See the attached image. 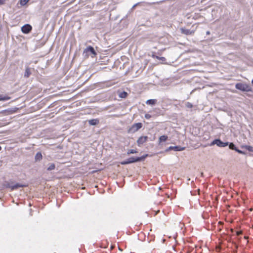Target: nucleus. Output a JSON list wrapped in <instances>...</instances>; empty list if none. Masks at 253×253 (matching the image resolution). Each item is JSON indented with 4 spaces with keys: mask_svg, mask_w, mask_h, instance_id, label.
<instances>
[{
    "mask_svg": "<svg viewBox=\"0 0 253 253\" xmlns=\"http://www.w3.org/2000/svg\"><path fill=\"white\" fill-rule=\"evenodd\" d=\"M147 155L142 156L141 157H130L128 158L125 161H122L120 162V164L122 165H126L131 163L141 162L143 161Z\"/></svg>",
    "mask_w": 253,
    "mask_h": 253,
    "instance_id": "f257e3e1",
    "label": "nucleus"
},
{
    "mask_svg": "<svg viewBox=\"0 0 253 253\" xmlns=\"http://www.w3.org/2000/svg\"><path fill=\"white\" fill-rule=\"evenodd\" d=\"M236 89L246 92L252 91L251 86L248 84L243 83H237L235 85Z\"/></svg>",
    "mask_w": 253,
    "mask_h": 253,
    "instance_id": "f03ea898",
    "label": "nucleus"
},
{
    "mask_svg": "<svg viewBox=\"0 0 253 253\" xmlns=\"http://www.w3.org/2000/svg\"><path fill=\"white\" fill-rule=\"evenodd\" d=\"M97 53L94 48L91 46H87L85 49H84L83 52V55H84V56L85 57H88L89 55H91V57H93Z\"/></svg>",
    "mask_w": 253,
    "mask_h": 253,
    "instance_id": "7ed1b4c3",
    "label": "nucleus"
},
{
    "mask_svg": "<svg viewBox=\"0 0 253 253\" xmlns=\"http://www.w3.org/2000/svg\"><path fill=\"white\" fill-rule=\"evenodd\" d=\"M142 127V124L141 123H138L134 124L128 130V132L130 133H133L137 131H138L139 129H140Z\"/></svg>",
    "mask_w": 253,
    "mask_h": 253,
    "instance_id": "20e7f679",
    "label": "nucleus"
},
{
    "mask_svg": "<svg viewBox=\"0 0 253 253\" xmlns=\"http://www.w3.org/2000/svg\"><path fill=\"white\" fill-rule=\"evenodd\" d=\"M216 144L217 146L220 147H224L228 146V142H223L219 139H214L211 144V146Z\"/></svg>",
    "mask_w": 253,
    "mask_h": 253,
    "instance_id": "39448f33",
    "label": "nucleus"
},
{
    "mask_svg": "<svg viewBox=\"0 0 253 253\" xmlns=\"http://www.w3.org/2000/svg\"><path fill=\"white\" fill-rule=\"evenodd\" d=\"M32 29V26L28 24H25L21 27V31L24 34L29 33L31 31Z\"/></svg>",
    "mask_w": 253,
    "mask_h": 253,
    "instance_id": "423d86ee",
    "label": "nucleus"
},
{
    "mask_svg": "<svg viewBox=\"0 0 253 253\" xmlns=\"http://www.w3.org/2000/svg\"><path fill=\"white\" fill-rule=\"evenodd\" d=\"M185 147H181L180 146H169L166 149V151H169L170 150H174V151H181L185 150Z\"/></svg>",
    "mask_w": 253,
    "mask_h": 253,
    "instance_id": "0eeeda50",
    "label": "nucleus"
},
{
    "mask_svg": "<svg viewBox=\"0 0 253 253\" xmlns=\"http://www.w3.org/2000/svg\"><path fill=\"white\" fill-rule=\"evenodd\" d=\"M148 137L147 136H142L137 140V144L138 146H141L142 144L147 141Z\"/></svg>",
    "mask_w": 253,
    "mask_h": 253,
    "instance_id": "6e6552de",
    "label": "nucleus"
},
{
    "mask_svg": "<svg viewBox=\"0 0 253 253\" xmlns=\"http://www.w3.org/2000/svg\"><path fill=\"white\" fill-rule=\"evenodd\" d=\"M180 31L182 34H185L186 35H193L195 32L194 30L191 31L184 28H181Z\"/></svg>",
    "mask_w": 253,
    "mask_h": 253,
    "instance_id": "1a4fd4ad",
    "label": "nucleus"
},
{
    "mask_svg": "<svg viewBox=\"0 0 253 253\" xmlns=\"http://www.w3.org/2000/svg\"><path fill=\"white\" fill-rule=\"evenodd\" d=\"M26 186V185H24L20 183H16L15 184L9 185V187L11 188V189L12 190L17 189L18 188L20 187H24Z\"/></svg>",
    "mask_w": 253,
    "mask_h": 253,
    "instance_id": "9d476101",
    "label": "nucleus"
},
{
    "mask_svg": "<svg viewBox=\"0 0 253 253\" xmlns=\"http://www.w3.org/2000/svg\"><path fill=\"white\" fill-rule=\"evenodd\" d=\"M14 112V111L12 109H8L1 111L0 113L3 114L4 115H9L13 114Z\"/></svg>",
    "mask_w": 253,
    "mask_h": 253,
    "instance_id": "9b49d317",
    "label": "nucleus"
},
{
    "mask_svg": "<svg viewBox=\"0 0 253 253\" xmlns=\"http://www.w3.org/2000/svg\"><path fill=\"white\" fill-rule=\"evenodd\" d=\"M88 124L90 126H95L99 124V120L98 119H93L88 121Z\"/></svg>",
    "mask_w": 253,
    "mask_h": 253,
    "instance_id": "f8f14e48",
    "label": "nucleus"
},
{
    "mask_svg": "<svg viewBox=\"0 0 253 253\" xmlns=\"http://www.w3.org/2000/svg\"><path fill=\"white\" fill-rule=\"evenodd\" d=\"M31 72L30 68L29 67H26L25 69V71L24 73V77L26 78H29L30 77V76L31 75Z\"/></svg>",
    "mask_w": 253,
    "mask_h": 253,
    "instance_id": "ddd939ff",
    "label": "nucleus"
},
{
    "mask_svg": "<svg viewBox=\"0 0 253 253\" xmlns=\"http://www.w3.org/2000/svg\"><path fill=\"white\" fill-rule=\"evenodd\" d=\"M42 158V156L41 152H38L35 156V160L36 162L40 161Z\"/></svg>",
    "mask_w": 253,
    "mask_h": 253,
    "instance_id": "4468645a",
    "label": "nucleus"
},
{
    "mask_svg": "<svg viewBox=\"0 0 253 253\" xmlns=\"http://www.w3.org/2000/svg\"><path fill=\"white\" fill-rule=\"evenodd\" d=\"M157 102L156 99H149L147 100L146 104L148 105H155Z\"/></svg>",
    "mask_w": 253,
    "mask_h": 253,
    "instance_id": "2eb2a0df",
    "label": "nucleus"
},
{
    "mask_svg": "<svg viewBox=\"0 0 253 253\" xmlns=\"http://www.w3.org/2000/svg\"><path fill=\"white\" fill-rule=\"evenodd\" d=\"M10 99V97L7 96H3L0 94V101H6Z\"/></svg>",
    "mask_w": 253,
    "mask_h": 253,
    "instance_id": "dca6fc26",
    "label": "nucleus"
},
{
    "mask_svg": "<svg viewBox=\"0 0 253 253\" xmlns=\"http://www.w3.org/2000/svg\"><path fill=\"white\" fill-rule=\"evenodd\" d=\"M168 136L167 135H162L159 137V142H165L168 139Z\"/></svg>",
    "mask_w": 253,
    "mask_h": 253,
    "instance_id": "f3484780",
    "label": "nucleus"
},
{
    "mask_svg": "<svg viewBox=\"0 0 253 253\" xmlns=\"http://www.w3.org/2000/svg\"><path fill=\"white\" fill-rule=\"evenodd\" d=\"M152 56L153 58H157L158 59L161 60L163 62L165 61L166 60L165 57H159L157 55H155V54H153Z\"/></svg>",
    "mask_w": 253,
    "mask_h": 253,
    "instance_id": "a211bd4d",
    "label": "nucleus"
},
{
    "mask_svg": "<svg viewBox=\"0 0 253 253\" xmlns=\"http://www.w3.org/2000/svg\"><path fill=\"white\" fill-rule=\"evenodd\" d=\"M229 148L231 150H234L236 151V150L237 149V148L236 147V146L234 145L233 143H228Z\"/></svg>",
    "mask_w": 253,
    "mask_h": 253,
    "instance_id": "6ab92c4d",
    "label": "nucleus"
},
{
    "mask_svg": "<svg viewBox=\"0 0 253 253\" xmlns=\"http://www.w3.org/2000/svg\"><path fill=\"white\" fill-rule=\"evenodd\" d=\"M55 168V165L53 163H51L49 164V167L47 168V170L48 171H50L53 170Z\"/></svg>",
    "mask_w": 253,
    "mask_h": 253,
    "instance_id": "aec40b11",
    "label": "nucleus"
},
{
    "mask_svg": "<svg viewBox=\"0 0 253 253\" xmlns=\"http://www.w3.org/2000/svg\"><path fill=\"white\" fill-rule=\"evenodd\" d=\"M127 95V93L126 92L124 91L123 92H121L119 94V97L121 98H126Z\"/></svg>",
    "mask_w": 253,
    "mask_h": 253,
    "instance_id": "412c9836",
    "label": "nucleus"
},
{
    "mask_svg": "<svg viewBox=\"0 0 253 253\" xmlns=\"http://www.w3.org/2000/svg\"><path fill=\"white\" fill-rule=\"evenodd\" d=\"M30 0H20L19 2L21 6L26 5Z\"/></svg>",
    "mask_w": 253,
    "mask_h": 253,
    "instance_id": "4be33fe9",
    "label": "nucleus"
},
{
    "mask_svg": "<svg viewBox=\"0 0 253 253\" xmlns=\"http://www.w3.org/2000/svg\"><path fill=\"white\" fill-rule=\"evenodd\" d=\"M245 148L250 152H253V147L251 146L246 145Z\"/></svg>",
    "mask_w": 253,
    "mask_h": 253,
    "instance_id": "5701e85b",
    "label": "nucleus"
},
{
    "mask_svg": "<svg viewBox=\"0 0 253 253\" xmlns=\"http://www.w3.org/2000/svg\"><path fill=\"white\" fill-rule=\"evenodd\" d=\"M136 153H137V151L136 150L133 149H130L127 151V154L129 155L130 154H134Z\"/></svg>",
    "mask_w": 253,
    "mask_h": 253,
    "instance_id": "b1692460",
    "label": "nucleus"
},
{
    "mask_svg": "<svg viewBox=\"0 0 253 253\" xmlns=\"http://www.w3.org/2000/svg\"><path fill=\"white\" fill-rule=\"evenodd\" d=\"M185 106L188 108H191L193 107V104L190 102H187L185 103Z\"/></svg>",
    "mask_w": 253,
    "mask_h": 253,
    "instance_id": "393cba45",
    "label": "nucleus"
},
{
    "mask_svg": "<svg viewBox=\"0 0 253 253\" xmlns=\"http://www.w3.org/2000/svg\"><path fill=\"white\" fill-rule=\"evenodd\" d=\"M236 151L238 153H239V154H245V153L239 149H238V148L236 150Z\"/></svg>",
    "mask_w": 253,
    "mask_h": 253,
    "instance_id": "a878e982",
    "label": "nucleus"
},
{
    "mask_svg": "<svg viewBox=\"0 0 253 253\" xmlns=\"http://www.w3.org/2000/svg\"><path fill=\"white\" fill-rule=\"evenodd\" d=\"M145 118L149 119L151 117V116L150 114H146L145 115Z\"/></svg>",
    "mask_w": 253,
    "mask_h": 253,
    "instance_id": "bb28decb",
    "label": "nucleus"
},
{
    "mask_svg": "<svg viewBox=\"0 0 253 253\" xmlns=\"http://www.w3.org/2000/svg\"><path fill=\"white\" fill-rule=\"evenodd\" d=\"M5 1L6 0H0V5L3 4L5 3Z\"/></svg>",
    "mask_w": 253,
    "mask_h": 253,
    "instance_id": "cd10ccee",
    "label": "nucleus"
},
{
    "mask_svg": "<svg viewBox=\"0 0 253 253\" xmlns=\"http://www.w3.org/2000/svg\"><path fill=\"white\" fill-rule=\"evenodd\" d=\"M241 234H242V232L241 231H237V235H240Z\"/></svg>",
    "mask_w": 253,
    "mask_h": 253,
    "instance_id": "c85d7f7f",
    "label": "nucleus"
},
{
    "mask_svg": "<svg viewBox=\"0 0 253 253\" xmlns=\"http://www.w3.org/2000/svg\"><path fill=\"white\" fill-rule=\"evenodd\" d=\"M206 34H207V35H210V31H207V32H206Z\"/></svg>",
    "mask_w": 253,
    "mask_h": 253,
    "instance_id": "c756f323",
    "label": "nucleus"
},
{
    "mask_svg": "<svg viewBox=\"0 0 253 253\" xmlns=\"http://www.w3.org/2000/svg\"><path fill=\"white\" fill-rule=\"evenodd\" d=\"M252 84H253V80H252Z\"/></svg>",
    "mask_w": 253,
    "mask_h": 253,
    "instance_id": "7c9ffc66",
    "label": "nucleus"
},
{
    "mask_svg": "<svg viewBox=\"0 0 253 253\" xmlns=\"http://www.w3.org/2000/svg\"><path fill=\"white\" fill-rule=\"evenodd\" d=\"M137 5V4L134 5L133 7Z\"/></svg>",
    "mask_w": 253,
    "mask_h": 253,
    "instance_id": "2f4dec72",
    "label": "nucleus"
},
{
    "mask_svg": "<svg viewBox=\"0 0 253 253\" xmlns=\"http://www.w3.org/2000/svg\"><path fill=\"white\" fill-rule=\"evenodd\" d=\"M1 146H0V150H1Z\"/></svg>",
    "mask_w": 253,
    "mask_h": 253,
    "instance_id": "473e14b6",
    "label": "nucleus"
}]
</instances>
